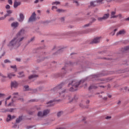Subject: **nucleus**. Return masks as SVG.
<instances>
[{
	"mask_svg": "<svg viewBox=\"0 0 129 129\" xmlns=\"http://www.w3.org/2000/svg\"><path fill=\"white\" fill-rule=\"evenodd\" d=\"M95 21H96L95 19L93 18V22H95Z\"/></svg>",
	"mask_w": 129,
	"mask_h": 129,
	"instance_id": "bf43d9fd",
	"label": "nucleus"
},
{
	"mask_svg": "<svg viewBox=\"0 0 129 129\" xmlns=\"http://www.w3.org/2000/svg\"><path fill=\"white\" fill-rule=\"evenodd\" d=\"M8 3L9 5H13V0H8Z\"/></svg>",
	"mask_w": 129,
	"mask_h": 129,
	"instance_id": "72a5a7b5",
	"label": "nucleus"
},
{
	"mask_svg": "<svg viewBox=\"0 0 129 129\" xmlns=\"http://www.w3.org/2000/svg\"><path fill=\"white\" fill-rule=\"evenodd\" d=\"M97 77H99V75H94L91 76V78H96Z\"/></svg>",
	"mask_w": 129,
	"mask_h": 129,
	"instance_id": "bb28decb",
	"label": "nucleus"
},
{
	"mask_svg": "<svg viewBox=\"0 0 129 129\" xmlns=\"http://www.w3.org/2000/svg\"><path fill=\"white\" fill-rule=\"evenodd\" d=\"M34 21H36V13L33 12L29 19L28 22L30 23L31 22H34Z\"/></svg>",
	"mask_w": 129,
	"mask_h": 129,
	"instance_id": "6e6552de",
	"label": "nucleus"
},
{
	"mask_svg": "<svg viewBox=\"0 0 129 129\" xmlns=\"http://www.w3.org/2000/svg\"><path fill=\"white\" fill-rule=\"evenodd\" d=\"M37 13H38V14H40L41 13V11L38 10Z\"/></svg>",
	"mask_w": 129,
	"mask_h": 129,
	"instance_id": "5fc2aeb1",
	"label": "nucleus"
},
{
	"mask_svg": "<svg viewBox=\"0 0 129 129\" xmlns=\"http://www.w3.org/2000/svg\"><path fill=\"white\" fill-rule=\"evenodd\" d=\"M16 76V75L13 73H9L8 74V77L9 79H12L13 77Z\"/></svg>",
	"mask_w": 129,
	"mask_h": 129,
	"instance_id": "dca6fc26",
	"label": "nucleus"
},
{
	"mask_svg": "<svg viewBox=\"0 0 129 129\" xmlns=\"http://www.w3.org/2000/svg\"><path fill=\"white\" fill-rule=\"evenodd\" d=\"M115 18H117V16L115 15V11H112L111 13V18L114 19Z\"/></svg>",
	"mask_w": 129,
	"mask_h": 129,
	"instance_id": "2eb2a0df",
	"label": "nucleus"
},
{
	"mask_svg": "<svg viewBox=\"0 0 129 129\" xmlns=\"http://www.w3.org/2000/svg\"><path fill=\"white\" fill-rule=\"evenodd\" d=\"M6 9H11V6H10V5H7L6 6Z\"/></svg>",
	"mask_w": 129,
	"mask_h": 129,
	"instance_id": "f704fd0d",
	"label": "nucleus"
},
{
	"mask_svg": "<svg viewBox=\"0 0 129 129\" xmlns=\"http://www.w3.org/2000/svg\"><path fill=\"white\" fill-rule=\"evenodd\" d=\"M25 39V37H21V36H18L14 37L8 45V47L10 48V50H13V49H17L19 48L22 44V41Z\"/></svg>",
	"mask_w": 129,
	"mask_h": 129,
	"instance_id": "f257e3e1",
	"label": "nucleus"
},
{
	"mask_svg": "<svg viewBox=\"0 0 129 129\" xmlns=\"http://www.w3.org/2000/svg\"><path fill=\"white\" fill-rule=\"evenodd\" d=\"M10 120H12V115H8L7 118V121H10Z\"/></svg>",
	"mask_w": 129,
	"mask_h": 129,
	"instance_id": "b1692460",
	"label": "nucleus"
},
{
	"mask_svg": "<svg viewBox=\"0 0 129 129\" xmlns=\"http://www.w3.org/2000/svg\"><path fill=\"white\" fill-rule=\"evenodd\" d=\"M38 75H32L29 77V79H33V78H37Z\"/></svg>",
	"mask_w": 129,
	"mask_h": 129,
	"instance_id": "6ab92c4d",
	"label": "nucleus"
},
{
	"mask_svg": "<svg viewBox=\"0 0 129 129\" xmlns=\"http://www.w3.org/2000/svg\"><path fill=\"white\" fill-rule=\"evenodd\" d=\"M116 31H117V29H114V32H116Z\"/></svg>",
	"mask_w": 129,
	"mask_h": 129,
	"instance_id": "680f3d73",
	"label": "nucleus"
},
{
	"mask_svg": "<svg viewBox=\"0 0 129 129\" xmlns=\"http://www.w3.org/2000/svg\"><path fill=\"white\" fill-rule=\"evenodd\" d=\"M1 15H4V12H2L0 13Z\"/></svg>",
	"mask_w": 129,
	"mask_h": 129,
	"instance_id": "052dcab7",
	"label": "nucleus"
},
{
	"mask_svg": "<svg viewBox=\"0 0 129 129\" xmlns=\"http://www.w3.org/2000/svg\"><path fill=\"white\" fill-rule=\"evenodd\" d=\"M18 74L20 75V76H18V77H24V72H19Z\"/></svg>",
	"mask_w": 129,
	"mask_h": 129,
	"instance_id": "a878e982",
	"label": "nucleus"
},
{
	"mask_svg": "<svg viewBox=\"0 0 129 129\" xmlns=\"http://www.w3.org/2000/svg\"><path fill=\"white\" fill-rule=\"evenodd\" d=\"M11 97V96H9L7 98H6V101L9 100V99H10Z\"/></svg>",
	"mask_w": 129,
	"mask_h": 129,
	"instance_id": "c03bdc74",
	"label": "nucleus"
},
{
	"mask_svg": "<svg viewBox=\"0 0 129 129\" xmlns=\"http://www.w3.org/2000/svg\"><path fill=\"white\" fill-rule=\"evenodd\" d=\"M15 117H16V116L15 115L12 116V119H14V118H15Z\"/></svg>",
	"mask_w": 129,
	"mask_h": 129,
	"instance_id": "3c124183",
	"label": "nucleus"
},
{
	"mask_svg": "<svg viewBox=\"0 0 129 129\" xmlns=\"http://www.w3.org/2000/svg\"><path fill=\"white\" fill-rule=\"evenodd\" d=\"M119 103H120V101H119L118 102V104H119Z\"/></svg>",
	"mask_w": 129,
	"mask_h": 129,
	"instance_id": "338daca9",
	"label": "nucleus"
},
{
	"mask_svg": "<svg viewBox=\"0 0 129 129\" xmlns=\"http://www.w3.org/2000/svg\"><path fill=\"white\" fill-rule=\"evenodd\" d=\"M8 103H7V100L5 101V105H7Z\"/></svg>",
	"mask_w": 129,
	"mask_h": 129,
	"instance_id": "4d7b16f0",
	"label": "nucleus"
},
{
	"mask_svg": "<svg viewBox=\"0 0 129 129\" xmlns=\"http://www.w3.org/2000/svg\"><path fill=\"white\" fill-rule=\"evenodd\" d=\"M6 44V40H4L3 42V45H5Z\"/></svg>",
	"mask_w": 129,
	"mask_h": 129,
	"instance_id": "603ef678",
	"label": "nucleus"
},
{
	"mask_svg": "<svg viewBox=\"0 0 129 129\" xmlns=\"http://www.w3.org/2000/svg\"><path fill=\"white\" fill-rule=\"evenodd\" d=\"M9 21H14V18L13 17L11 18L10 19H9Z\"/></svg>",
	"mask_w": 129,
	"mask_h": 129,
	"instance_id": "58836bf2",
	"label": "nucleus"
},
{
	"mask_svg": "<svg viewBox=\"0 0 129 129\" xmlns=\"http://www.w3.org/2000/svg\"><path fill=\"white\" fill-rule=\"evenodd\" d=\"M34 3H35V4H37V3H39V0H35Z\"/></svg>",
	"mask_w": 129,
	"mask_h": 129,
	"instance_id": "de8ad7c7",
	"label": "nucleus"
},
{
	"mask_svg": "<svg viewBox=\"0 0 129 129\" xmlns=\"http://www.w3.org/2000/svg\"><path fill=\"white\" fill-rule=\"evenodd\" d=\"M95 88H97V87L95 86H90L89 88V90H90L91 89H93Z\"/></svg>",
	"mask_w": 129,
	"mask_h": 129,
	"instance_id": "393cba45",
	"label": "nucleus"
},
{
	"mask_svg": "<svg viewBox=\"0 0 129 129\" xmlns=\"http://www.w3.org/2000/svg\"><path fill=\"white\" fill-rule=\"evenodd\" d=\"M90 25H91V23H89L88 24L85 25V27H88V26H90Z\"/></svg>",
	"mask_w": 129,
	"mask_h": 129,
	"instance_id": "ea45409f",
	"label": "nucleus"
},
{
	"mask_svg": "<svg viewBox=\"0 0 129 129\" xmlns=\"http://www.w3.org/2000/svg\"><path fill=\"white\" fill-rule=\"evenodd\" d=\"M21 5V2H17L15 1L14 2V8H15V9L18 8V7H19V6Z\"/></svg>",
	"mask_w": 129,
	"mask_h": 129,
	"instance_id": "4468645a",
	"label": "nucleus"
},
{
	"mask_svg": "<svg viewBox=\"0 0 129 129\" xmlns=\"http://www.w3.org/2000/svg\"><path fill=\"white\" fill-rule=\"evenodd\" d=\"M100 40H101V37H96L93 40L92 42H91V44H96L97 43H99V42H100Z\"/></svg>",
	"mask_w": 129,
	"mask_h": 129,
	"instance_id": "1a4fd4ad",
	"label": "nucleus"
},
{
	"mask_svg": "<svg viewBox=\"0 0 129 129\" xmlns=\"http://www.w3.org/2000/svg\"><path fill=\"white\" fill-rule=\"evenodd\" d=\"M64 85V83H61L60 85H58L55 88H54L52 91H53L54 92H58L59 93V95H61V94L64 93L65 92V90H62V87H63V86Z\"/></svg>",
	"mask_w": 129,
	"mask_h": 129,
	"instance_id": "7ed1b4c3",
	"label": "nucleus"
},
{
	"mask_svg": "<svg viewBox=\"0 0 129 129\" xmlns=\"http://www.w3.org/2000/svg\"><path fill=\"white\" fill-rule=\"evenodd\" d=\"M125 21H129V17L126 18Z\"/></svg>",
	"mask_w": 129,
	"mask_h": 129,
	"instance_id": "6e6d98bb",
	"label": "nucleus"
},
{
	"mask_svg": "<svg viewBox=\"0 0 129 129\" xmlns=\"http://www.w3.org/2000/svg\"><path fill=\"white\" fill-rule=\"evenodd\" d=\"M105 118L106 119H109V118H111V116H107Z\"/></svg>",
	"mask_w": 129,
	"mask_h": 129,
	"instance_id": "4c0bfd02",
	"label": "nucleus"
},
{
	"mask_svg": "<svg viewBox=\"0 0 129 129\" xmlns=\"http://www.w3.org/2000/svg\"><path fill=\"white\" fill-rule=\"evenodd\" d=\"M16 61H18V62H20L21 58L17 57V58H16Z\"/></svg>",
	"mask_w": 129,
	"mask_h": 129,
	"instance_id": "c9c22d12",
	"label": "nucleus"
},
{
	"mask_svg": "<svg viewBox=\"0 0 129 129\" xmlns=\"http://www.w3.org/2000/svg\"><path fill=\"white\" fill-rule=\"evenodd\" d=\"M34 39H35L34 37L32 38L31 39V41H34Z\"/></svg>",
	"mask_w": 129,
	"mask_h": 129,
	"instance_id": "864d4df0",
	"label": "nucleus"
},
{
	"mask_svg": "<svg viewBox=\"0 0 129 129\" xmlns=\"http://www.w3.org/2000/svg\"><path fill=\"white\" fill-rule=\"evenodd\" d=\"M125 33V31L124 30H120L118 32V33H117V36H118V35H123Z\"/></svg>",
	"mask_w": 129,
	"mask_h": 129,
	"instance_id": "a211bd4d",
	"label": "nucleus"
},
{
	"mask_svg": "<svg viewBox=\"0 0 129 129\" xmlns=\"http://www.w3.org/2000/svg\"><path fill=\"white\" fill-rule=\"evenodd\" d=\"M4 63H11V61L9 59H5L4 60Z\"/></svg>",
	"mask_w": 129,
	"mask_h": 129,
	"instance_id": "2f4dec72",
	"label": "nucleus"
},
{
	"mask_svg": "<svg viewBox=\"0 0 129 129\" xmlns=\"http://www.w3.org/2000/svg\"><path fill=\"white\" fill-rule=\"evenodd\" d=\"M2 81L3 82H5V80H3V79H2Z\"/></svg>",
	"mask_w": 129,
	"mask_h": 129,
	"instance_id": "0e129e2a",
	"label": "nucleus"
},
{
	"mask_svg": "<svg viewBox=\"0 0 129 129\" xmlns=\"http://www.w3.org/2000/svg\"><path fill=\"white\" fill-rule=\"evenodd\" d=\"M13 98L12 99V102L9 103L8 104V106H12L14 105V102L15 101L14 100L15 98H17L18 96H19V93H14L13 94Z\"/></svg>",
	"mask_w": 129,
	"mask_h": 129,
	"instance_id": "0eeeda50",
	"label": "nucleus"
},
{
	"mask_svg": "<svg viewBox=\"0 0 129 129\" xmlns=\"http://www.w3.org/2000/svg\"><path fill=\"white\" fill-rule=\"evenodd\" d=\"M49 112H50V110H43V113L41 111H39L38 112L37 115L38 116H40V117H42V116H45V115H47V114H48Z\"/></svg>",
	"mask_w": 129,
	"mask_h": 129,
	"instance_id": "20e7f679",
	"label": "nucleus"
},
{
	"mask_svg": "<svg viewBox=\"0 0 129 129\" xmlns=\"http://www.w3.org/2000/svg\"><path fill=\"white\" fill-rule=\"evenodd\" d=\"M117 16V17H119V18H121V14H119V15H116Z\"/></svg>",
	"mask_w": 129,
	"mask_h": 129,
	"instance_id": "79ce46f5",
	"label": "nucleus"
},
{
	"mask_svg": "<svg viewBox=\"0 0 129 129\" xmlns=\"http://www.w3.org/2000/svg\"><path fill=\"white\" fill-rule=\"evenodd\" d=\"M54 9H57V7H56V6H53V7H52V10H54Z\"/></svg>",
	"mask_w": 129,
	"mask_h": 129,
	"instance_id": "a19ab883",
	"label": "nucleus"
},
{
	"mask_svg": "<svg viewBox=\"0 0 129 129\" xmlns=\"http://www.w3.org/2000/svg\"><path fill=\"white\" fill-rule=\"evenodd\" d=\"M18 85H19V84H18V83L16 81L11 82L12 88H17V87H18Z\"/></svg>",
	"mask_w": 129,
	"mask_h": 129,
	"instance_id": "9b49d317",
	"label": "nucleus"
},
{
	"mask_svg": "<svg viewBox=\"0 0 129 129\" xmlns=\"http://www.w3.org/2000/svg\"><path fill=\"white\" fill-rule=\"evenodd\" d=\"M0 76H2L3 78H7V77L5 76H3V75H2V73H0Z\"/></svg>",
	"mask_w": 129,
	"mask_h": 129,
	"instance_id": "e433bc0d",
	"label": "nucleus"
},
{
	"mask_svg": "<svg viewBox=\"0 0 129 129\" xmlns=\"http://www.w3.org/2000/svg\"><path fill=\"white\" fill-rule=\"evenodd\" d=\"M62 113H63V112L62 111L58 112L57 113V116H61V114H62Z\"/></svg>",
	"mask_w": 129,
	"mask_h": 129,
	"instance_id": "c85d7f7f",
	"label": "nucleus"
},
{
	"mask_svg": "<svg viewBox=\"0 0 129 129\" xmlns=\"http://www.w3.org/2000/svg\"><path fill=\"white\" fill-rule=\"evenodd\" d=\"M57 12H58V13H60V12H62V10H61L60 9H58L57 10Z\"/></svg>",
	"mask_w": 129,
	"mask_h": 129,
	"instance_id": "49530a36",
	"label": "nucleus"
},
{
	"mask_svg": "<svg viewBox=\"0 0 129 129\" xmlns=\"http://www.w3.org/2000/svg\"><path fill=\"white\" fill-rule=\"evenodd\" d=\"M24 88L26 91L29 90V86L28 85L25 86Z\"/></svg>",
	"mask_w": 129,
	"mask_h": 129,
	"instance_id": "7c9ffc66",
	"label": "nucleus"
},
{
	"mask_svg": "<svg viewBox=\"0 0 129 129\" xmlns=\"http://www.w3.org/2000/svg\"><path fill=\"white\" fill-rule=\"evenodd\" d=\"M11 68H12L13 69H14V70L15 72H17V71H18V69H17V66L16 65L11 66Z\"/></svg>",
	"mask_w": 129,
	"mask_h": 129,
	"instance_id": "4be33fe9",
	"label": "nucleus"
},
{
	"mask_svg": "<svg viewBox=\"0 0 129 129\" xmlns=\"http://www.w3.org/2000/svg\"><path fill=\"white\" fill-rule=\"evenodd\" d=\"M109 18V14H104V16L102 17H99L98 18V21L99 22H102V21H104Z\"/></svg>",
	"mask_w": 129,
	"mask_h": 129,
	"instance_id": "423d86ee",
	"label": "nucleus"
},
{
	"mask_svg": "<svg viewBox=\"0 0 129 129\" xmlns=\"http://www.w3.org/2000/svg\"><path fill=\"white\" fill-rule=\"evenodd\" d=\"M13 110H14V109H10L9 110V111H10V112H12L13 111Z\"/></svg>",
	"mask_w": 129,
	"mask_h": 129,
	"instance_id": "09e8293b",
	"label": "nucleus"
},
{
	"mask_svg": "<svg viewBox=\"0 0 129 129\" xmlns=\"http://www.w3.org/2000/svg\"><path fill=\"white\" fill-rule=\"evenodd\" d=\"M67 71V67L65 66L64 68L62 69V72L63 74H66V72Z\"/></svg>",
	"mask_w": 129,
	"mask_h": 129,
	"instance_id": "412c9836",
	"label": "nucleus"
},
{
	"mask_svg": "<svg viewBox=\"0 0 129 129\" xmlns=\"http://www.w3.org/2000/svg\"><path fill=\"white\" fill-rule=\"evenodd\" d=\"M103 1L104 0H97L95 2H92L90 3L91 7H95V6H98V5H100L101 4H103Z\"/></svg>",
	"mask_w": 129,
	"mask_h": 129,
	"instance_id": "39448f33",
	"label": "nucleus"
},
{
	"mask_svg": "<svg viewBox=\"0 0 129 129\" xmlns=\"http://www.w3.org/2000/svg\"><path fill=\"white\" fill-rule=\"evenodd\" d=\"M47 13H48V14L50 13V11L49 10H47Z\"/></svg>",
	"mask_w": 129,
	"mask_h": 129,
	"instance_id": "69168bd1",
	"label": "nucleus"
},
{
	"mask_svg": "<svg viewBox=\"0 0 129 129\" xmlns=\"http://www.w3.org/2000/svg\"><path fill=\"white\" fill-rule=\"evenodd\" d=\"M25 19V16H24V14L22 13H20L19 15V19H18L19 22L22 23L24 21Z\"/></svg>",
	"mask_w": 129,
	"mask_h": 129,
	"instance_id": "f8f14e48",
	"label": "nucleus"
},
{
	"mask_svg": "<svg viewBox=\"0 0 129 129\" xmlns=\"http://www.w3.org/2000/svg\"><path fill=\"white\" fill-rule=\"evenodd\" d=\"M74 3H75V4H77V6H78V2L74 1Z\"/></svg>",
	"mask_w": 129,
	"mask_h": 129,
	"instance_id": "8fccbe9b",
	"label": "nucleus"
},
{
	"mask_svg": "<svg viewBox=\"0 0 129 129\" xmlns=\"http://www.w3.org/2000/svg\"><path fill=\"white\" fill-rule=\"evenodd\" d=\"M2 101H0V105H2Z\"/></svg>",
	"mask_w": 129,
	"mask_h": 129,
	"instance_id": "774afa93",
	"label": "nucleus"
},
{
	"mask_svg": "<svg viewBox=\"0 0 129 129\" xmlns=\"http://www.w3.org/2000/svg\"><path fill=\"white\" fill-rule=\"evenodd\" d=\"M85 80H81L80 82H77L76 80H73L72 81L71 84H69V86L72 85V87L70 89V91H76L77 90V87L79 86L80 84L85 82Z\"/></svg>",
	"mask_w": 129,
	"mask_h": 129,
	"instance_id": "f03ea898",
	"label": "nucleus"
},
{
	"mask_svg": "<svg viewBox=\"0 0 129 129\" xmlns=\"http://www.w3.org/2000/svg\"><path fill=\"white\" fill-rule=\"evenodd\" d=\"M19 26V23L17 22H14L11 24V27L14 29L17 28Z\"/></svg>",
	"mask_w": 129,
	"mask_h": 129,
	"instance_id": "ddd939ff",
	"label": "nucleus"
},
{
	"mask_svg": "<svg viewBox=\"0 0 129 129\" xmlns=\"http://www.w3.org/2000/svg\"><path fill=\"white\" fill-rule=\"evenodd\" d=\"M22 119H23V116H20L19 117V118H17L16 119V122L17 123H19V122H20V121H21V120H22Z\"/></svg>",
	"mask_w": 129,
	"mask_h": 129,
	"instance_id": "aec40b11",
	"label": "nucleus"
},
{
	"mask_svg": "<svg viewBox=\"0 0 129 129\" xmlns=\"http://www.w3.org/2000/svg\"><path fill=\"white\" fill-rule=\"evenodd\" d=\"M129 50V46H126L124 48V51H127Z\"/></svg>",
	"mask_w": 129,
	"mask_h": 129,
	"instance_id": "c756f323",
	"label": "nucleus"
},
{
	"mask_svg": "<svg viewBox=\"0 0 129 129\" xmlns=\"http://www.w3.org/2000/svg\"><path fill=\"white\" fill-rule=\"evenodd\" d=\"M59 4H60V2H53L52 5H59Z\"/></svg>",
	"mask_w": 129,
	"mask_h": 129,
	"instance_id": "473e14b6",
	"label": "nucleus"
},
{
	"mask_svg": "<svg viewBox=\"0 0 129 129\" xmlns=\"http://www.w3.org/2000/svg\"><path fill=\"white\" fill-rule=\"evenodd\" d=\"M8 16H9V15L6 14L4 17H1L0 21H3V20H5V19H6V18H7V17H8Z\"/></svg>",
	"mask_w": 129,
	"mask_h": 129,
	"instance_id": "5701e85b",
	"label": "nucleus"
},
{
	"mask_svg": "<svg viewBox=\"0 0 129 129\" xmlns=\"http://www.w3.org/2000/svg\"><path fill=\"white\" fill-rule=\"evenodd\" d=\"M108 96V97H109V98H111V95H109Z\"/></svg>",
	"mask_w": 129,
	"mask_h": 129,
	"instance_id": "13d9d810",
	"label": "nucleus"
},
{
	"mask_svg": "<svg viewBox=\"0 0 129 129\" xmlns=\"http://www.w3.org/2000/svg\"><path fill=\"white\" fill-rule=\"evenodd\" d=\"M25 33L26 31H25V29H22L17 33V36H24Z\"/></svg>",
	"mask_w": 129,
	"mask_h": 129,
	"instance_id": "9d476101",
	"label": "nucleus"
},
{
	"mask_svg": "<svg viewBox=\"0 0 129 129\" xmlns=\"http://www.w3.org/2000/svg\"><path fill=\"white\" fill-rule=\"evenodd\" d=\"M7 14L6 15H8V16H10V15H11V14H12V13H13V11H12L11 10H8L7 11Z\"/></svg>",
	"mask_w": 129,
	"mask_h": 129,
	"instance_id": "cd10ccee",
	"label": "nucleus"
},
{
	"mask_svg": "<svg viewBox=\"0 0 129 129\" xmlns=\"http://www.w3.org/2000/svg\"><path fill=\"white\" fill-rule=\"evenodd\" d=\"M114 1V2H119V0H113Z\"/></svg>",
	"mask_w": 129,
	"mask_h": 129,
	"instance_id": "e2e57ef3",
	"label": "nucleus"
},
{
	"mask_svg": "<svg viewBox=\"0 0 129 129\" xmlns=\"http://www.w3.org/2000/svg\"><path fill=\"white\" fill-rule=\"evenodd\" d=\"M4 95L5 94L0 93V97H3V96H4Z\"/></svg>",
	"mask_w": 129,
	"mask_h": 129,
	"instance_id": "37998d69",
	"label": "nucleus"
},
{
	"mask_svg": "<svg viewBox=\"0 0 129 129\" xmlns=\"http://www.w3.org/2000/svg\"><path fill=\"white\" fill-rule=\"evenodd\" d=\"M53 102H54V101L51 100V101L48 102L47 103V104H48V107L53 106L54 105Z\"/></svg>",
	"mask_w": 129,
	"mask_h": 129,
	"instance_id": "f3484780",
	"label": "nucleus"
},
{
	"mask_svg": "<svg viewBox=\"0 0 129 129\" xmlns=\"http://www.w3.org/2000/svg\"><path fill=\"white\" fill-rule=\"evenodd\" d=\"M61 22H64V17H62L61 19H60Z\"/></svg>",
	"mask_w": 129,
	"mask_h": 129,
	"instance_id": "a18cd8bd",
	"label": "nucleus"
}]
</instances>
